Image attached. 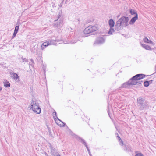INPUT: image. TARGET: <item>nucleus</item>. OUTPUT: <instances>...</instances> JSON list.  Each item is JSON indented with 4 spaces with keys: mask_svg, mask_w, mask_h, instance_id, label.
<instances>
[{
    "mask_svg": "<svg viewBox=\"0 0 156 156\" xmlns=\"http://www.w3.org/2000/svg\"><path fill=\"white\" fill-rule=\"evenodd\" d=\"M136 154L134 156H144L143 154L140 152L139 151H135Z\"/></svg>",
    "mask_w": 156,
    "mask_h": 156,
    "instance_id": "21",
    "label": "nucleus"
},
{
    "mask_svg": "<svg viewBox=\"0 0 156 156\" xmlns=\"http://www.w3.org/2000/svg\"><path fill=\"white\" fill-rule=\"evenodd\" d=\"M77 20L80 22V21H80L79 19H78Z\"/></svg>",
    "mask_w": 156,
    "mask_h": 156,
    "instance_id": "52",
    "label": "nucleus"
},
{
    "mask_svg": "<svg viewBox=\"0 0 156 156\" xmlns=\"http://www.w3.org/2000/svg\"><path fill=\"white\" fill-rule=\"evenodd\" d=\"M3 84L4 86L6 87H10V83L6 80H4V81L3 82Z\"/></svg>",
    "mask_w": 156,
    "mask_h": 156,
    "instance_id": "15",
    "label": "nucleus"
},
{
    "mask_svg": "<svg viewBox=\"0 0 156 156\" xmlns=\"http://www.w3.org/2000/svg\"><path fill=\"white\" fill-rule=\"evenodd\" d=\"M2 88L1 87H0V92L2 90Z\"/></svg>",
    "mask_w": 156,
    "mask_h": 156,
    "instance_id": "47",
    "label": "nucleus"
},
{
    "mask_svg": "<svg viewBox=\"0 0 156 156\" xmlns=\"http://www.w3.org/2000/svg\"><path fill=\"white\" fill-rule=\"evenodd\" d=\"M72 88L71 89H74V87L72 85Z\"/></svg>",
    "mask_w": 156,
    "mask_h": 156,
    "instance_id": "50",
    "label": "nucleus"
},
{
    "mask_svg": "<svg viewBox=\"0 0 156 156\" xmlns=\"http://www.w3.org/2000/svg\"><path fill=\"white\" fill-rule=\"evenodd\" d=\"M124 150L127 152H129L130 150V149L128 147H126V148Z\"/></svg>",
    "mask_w": 156,
    "mask_h": 156,
    "instance_id": "33",
    "label": "nucleus"
},
{
    "mask_svg": "<svg viewBox=\"0 0 156 156\" xmlns=\"http://www.w3.org/2000/svg\"><path fill=\"white\" fill-rule=\"evenodd\" d=\"M48 132H49V135L51 136H52V132H51V131L50 130H49V131Z\"/></svg>",
    "mask_w": 156,
    "mask_h": 156,
    "instance_id": "39",
    "label": "nucleus"
},
{
    "mask_svg": "<svg viewBox=\"0 0 156 156\" xmlns=\"http://www.w3.org/2000/svg\"><path fill=\"white\" fill-rule=\"evenodd\" d=\"M31 108L33 111L37 114H40L41 112V110L39 103L37 101H34L33 99L31 103Z\"/></svg>",
    "mask_w": 156,
    "mask_h": 156,
    "instance_id": "2",
    "label": "nucleus"
},
{
    "mask_svg": "<svg viewBox=\"0 0 156 156\" xmlns=\"http://www.w3.org/2000/svg\"><path fill=\"white\" fill-rule=\"evenodd\" d=\"M119 143L120 145H121V146H122L123 145V142L122 139H121V140H119Z\"/></svg>",
    "mask_w": 156,
    "mask_h": 156,
    "instance_id": "31",
    "label": "nucleus"
},
{
    "mask_svg": "<svg viewBox=\"0 0 156 156\" xmlns=\"http://www.w3.org/2000/svg\"><path fill=\"white\" fill-rule=\"evenodd\" d=\"M140 43L142 46L145 49H146V45L142 44V42H140Z\"/></svg>",
    "mask_w": 156,
    "mask_h": 156,
    "instance_id": "28",
    "label": "nucleus"
},
{
    "mask_svg": "<svg viewBox=\"0 0 156 156\" xmlns=\"http://www.w3.org/2000/svg\"><path fill=\"white\" fill-rule=\"evenodd\" d=\"M19 25L16 26L15 27L14 32L17 33L19 30Z\"/></svg>",
    "mask_w": 156,
    "mask_h": 156,
    "instance_id": "26",
    "label": "nucleus"
},
{
    "mask_svg": "<svg viewBox=\"0 0 156 156\" xmlns=\"http://www.w3.org/2000/svg\"><path fill=\"white\" fill-rule=\"evenodd\" d=\"M62 123H63V125L62 126V127H64L65 126V125H66V124L65 123L63 122Z\"/></svg>",
    "mask_w": 156,
    "mask_h": 156,
    "instance_id": "44",
    "label": "nucleus"
},
{
    "mask_svg": "<svg viewBox=\"0 0 156 156\" xmlns=\"http://www.w3.org/2000/svg\"><path fill=\"white\" fill-rule=\"evenodd\" d=\"M52 115L53 117V118L56 123L58 125V123L57 122V113L55 111L53 113Z\"/></svg>",
    "mask_w": 156,
    "mask_h": 156,
    "instance_id": "16",
    "label": "nucleus"
},
{
    "mask_svg": "<svg viewBox=\"0 0 156 156\" xmlns=\"http://www.w3.org/2000/svg\"><path fill=\"white\" fill-rule=\"evenodd\" d=\"M17 79L18 80H16L17 83H18V84L19 85H21L22 84V83L21 81L20 78H19L18 79Z\"/></svg>",
    "mask_w": 156,
    "mask_h": 156,
    "instance_id": "25",
    "label": "nucleus"
},
{
    "mask_svg": "<svg viewBox=\"0 0 156 156\" xmlns=\"http://www.w3.org/2000/svg\"><path fill=\"white\" fill-rule=\"evenodd\" d=\"M149 76V75H147V76Z\"/></svg>",
    "mask_w": 156,
    "mask_h": 156,
    "instance_id": "54",
    "label": "nucleus"
},
{
    "mask_svg": "<svg viewBox=\"0 0 156 156\" xmlns=\"http://www.w3.org/2000/svg\"><path fill=\"white\" fill-rule=\"evenodd\" d=\"M128 21H126V22H125V23L124 24V27H126V26H127L128 25Z\"/></svg>",
    "mask_w": 156,
    "mask_h": 156,
    "instance_id": "35",
    "label": "nucleus"
},
{
    "mask_svg": "<svg viewBox=\"0 0 156 156\" xmlns=\"http://www.w3.org/2000/svg\"><path fill=\"white\" fill-rule=\"evenodd\" d=\"M63 21L61 19L58 22H56L55 20L53 23V26L57 28H60L62 26Z\"/></svg>",
    "mask_w": 156,
    "mask_h": 156,
    "instance_id": "9",
    "label": "nucleus"
},
{
    "mask_svg": "<svg viewBox=\"0 0 156 156\" xmlns=\"http://www.w3.org/2000/svg\"><path fill=\"white\" fill-rule=\"evenodd\" d=\"M137 104L138 106H140V109L143 110L146 108V101L145 99L142 97H140L137 98Z\"/></svg>",
    "mask_w": 156,
    "mask_h": 156,
    "instance_id": "3",
    "label": "nucleus"
},
{
    "mask_svg": "<svg viewBox=\"0 0 156 156\" xmlns=\"http://www.w3.org/2000/svg\"><path fill=\"white\" fill-rule=\"evenodd\" d=\"M147 43L149 44H150V46L147 45V50H152L154 49L153 48H151L152 46H154L155 44L152 42L151 40H149L148 38H147Z\"/></svg>",
    "mask_w": 156,
    "mask_h": 156,
    "instance_id": "7",
    "label": "nucleus"
},
{
    "mask_svg": "<svg viewBox=\"0 0 156 156\" xmlns=\"http://www.w3.org/2000/svg\"><path fill=\"white\" fill-rule=\"evenodd\" d=\"M77 40H75L74 42H72V41L71 43L72 44H74L76 43L77 42Z\"/></svg>",
    "mask_w": 156,
    "mask_h": 156,
    "instance_id": "45",
    "label": "nucleus"
},
{
    "mask_svg": "<svg viewBox=\"0 0 156 156\" xmlns=\"http://www.w3.org/2000/svg\"><path fill=\"white\" fill-rule=\"evenodd\" d=\"M67 0H66L65 2V3H66L67 2Z\"/></svg>",
    "mask_w": 156,
    "mask_h": 156,
    "instance_id": "53",
    "label": "nucleus"
},
{
    "mask_svg": "<svg viewBox=\"0 0 156 156\" xmlns=\"http://www.w3.org/2000/svg\"><path fill=\"white\" fill-rule=\"evenodd\" d=\"M86 147L87 150L88 151V152L89 154H90V153H91L90 151V149H89L88 147V146H87V147Z\"/></svg>",
    "mask_w": 156,
    "mask_h": 156,
    "instance_id": "36",
    "label": "nucleus"
},
{
    "mask_svg": "<svg viewBox=\"0 0 156 156\" xmlns=\"http://www.w3.org/2000/svg\"><path fill=\"white\" fill-rule=\"evenodd\" d=\"M21 58L22 59V60L23 61V62H28V60L27 59L25 58H23V57H22Z\"/></svg>",
    "mask_w": 156,
    "mask_h": 156,
    "instance_id": "30",
    "label": "nucleus"
},
{
    "mask_svg": "<svg viewBox=\"0 0 156 156\" xmlns=\"http://www.w3.org/2000/svg\"><path fill=\"white\" fill-rule=\"evenodd\" d=\"M64 1V0H62V1L61 2V3L60 4V5H59V8L62 7V4L63 3Z\"/></svg>",
    "mask_w": 156,
    "mask_h": 156,
    "instance_id": "34",
    "label": "nucleus"
},
{
    "mask_svg": "<svg viewBox=\"0 0 156 156\" xmlns=\"http://www.w3.org/2000/svg\"><path fill=\"white\" fill-rule=\"evenodd\" d=\"M144 86L146 87V80H145L144 82Z\"/></svg>",
    "mask_w": 156,
    "mask_h": 156,
    "instance_id": "40",
    "label": "nucleus"
},
{
    "mask_svg": "<svg viewBox=\"0 0 156 156\" xmlns=\"http://www.w3.org/2000/svg\"><path fill=\"white\" fill-rule=\"evenodd\" d=\"M57 122L58 123H58H59L60 122H62V121L57 117Z\"/></svg>",
    "mask_w": 156,
    "mask_h": 156,
    "instance_id": "32",
    "label": "nucleus"
},
{
    "mask_svg": "<svg viewBox=\"0 0 156 156\" xmlns=\"http://www.w3.org/2000/svg\"><path fill=\"white\" fill-rule=\"evenodd\" d=\"M129 13L132 15H134V16H136L137 15V16H138L137 11L136 10L133 9H130L129 10Z\"/></svg>",
    "mask_w": 156,
    "mask_h": 156,
    "instance_id": "12",
    "label": "nucleus"
},
{
    "mask_svg": "<svg viewBox=\"0 0 156 156\" xmlns=\"http://www.w3.org/2000/svg\"><path fill=\"white\" fill-rule=\"evenodd\" d=\"M153 81V80H149V79H148V78L147 79V87L149 86V85L151 84Z\"/></svg>",
    "mask_w": 156,
    "mask_h": 156,
    "instance_id": "22",
    "label": "nucleus"
},
{
    "mask_svg": "<svg viewBox=\"0 0 156 156\" xmlns=\"http://www.w3.org/2000/svg\"><path fill=\"white\" fill-rule=\"evenodd\" d=\"M89 154L90 156H92V155L91 153H90V154Z\"/></svg>",
    "mask_w": 156,
    "mask_h": 156,
    "instance_id": "51",
    "label": "nucleus"
},
{
    "mask_svg": "<svg viewBox=\"0 0 156 156\" xmlns=\"http://www.w3.org/2000/svg\"><path fill=\"white\" fill-rule=\"evenodd\" d=\"M49 147L51 149V154L53 156H55L57 154V152L56 149L51 145V144L49 143Z\"/></svg>",
    "mask_w": 156,
    "mask_h": 156,
    "instance_id": "8",
    "label": "nucleus"
},
{
    "mask_svg": "<svg viewBox=\"0 0 156 156\" xmlns=\"http://www.w3.org/2000/svg\"><path fill=\"white\" fill-rule=\"evenodd\" d=\"M62 15V11H61L60 12H59V13H58V19L55 20V21H56L57 20H58L59 18L61 17Z\"/></svg>",
    "mask_w": 156,
    "mask_h": 156,
    "instance_id": "24",
    "label": "nucleus"
},
{
    "mask_svg": "<svg viewBox=\"0 0 156 156\" xmlns=\"http://www.w3.org/2000/svg\"><path fill=\"white\" fill-rule=\"evenodd\" d=\"M55 41H54L52 40H51L50 41H48V42L49 43V45L54 44L55 43Z\"/></svg>",
    "mask_w": 156,
    "mask_h": 156,
    "instance_id": "27",
    "label": "nucleus"
},
{
    "mask_svg": "<svg viewBox=\"0 0 156 156\" xmlns=\"http://www.w3.org/2000/svg\"><path fill=\"white\" fill-rule=\"evenodd\" d=\"M108 24L110 27H113L114 26L115 23L112 19H110L108 21Z\"/></svg>",
    "mask_w": 156,
    "mask_h": 156,
    "instance_id": "13",
    "label": "nucleus"
},
{
    "mask_svg": "<svg viewBox=\"0 0 156 156\" xmlns=\"http://www.w3.org/2000/svg\"><path fill=\"white\" fill-rule=\"evenodd\" d=\"M50 45L49 42H44L42 44L41 48L42 50L44 49V48L46 47L48 45Z\"/></svg>",
    "mask_w": 156,
    "mask_h": 156,
    "instance_id": "17",
    "label": "nucleus"
},
{
    "mask_svg": "<svg viewBox=\"0 0 156 156\" xmlns=\"http://www.w3.org/2000/svg\"><path fill=\"white\" fill-rule=\"evenodd\" d=\"M136 85V82H133L132 80H130L129 79L128 81L123 83L119 88H129L131 85Z\"/></svg>",
    "mask_w": 156,
    "mask_h": 156,
    "instance_id": "6",
    "label": "nucleus"
},
{
    "mask_svg": "<svg viewBox=\"0 0 156 156\" xmlns=\"http://www.w3.org/2000/svg\"><path fill=\"white\" fill-rule=\"evenodd\" d=\"M83 32L85 34H88L92 33L90 26L85 28L83 31Z\"/></svg>",
    "mask_w": 156,
    "mask_h": 156,
    "instance_id": "11",
    "label": "nucleus"
},
{
    "mask_svg": "<svg viewBox=\"0 0 156 156\" xmlns=\"http://www.w3.org/2000/svg\"><path fill=\"white\" fill-rule=\"evenodd\" d=\"M3 63H4L3 62H2V63H0V65H1V66H3Z\"/></svg>",
    "mask_w": 156,
    "mask_h": 156,
    "instance_id": "46",
    "label": "nucleus"
},
{
    "mask_svg": "<svg viewBox=\"0 0 156 156\" xmlns=\"http://www.w3.org/2000/svg\"><path fill=\"white\" fill-rule=\"evenodd\" d=\"M12 74L13 75V78L14 80H16L19 78V76L16 73L13 72Z\"/></svg>",
    "mask_w": 156,
    "mask_h": 156,
    "instance_id": "20",
    "label": "nucleus"
},
{
    "mask_svg": "<svg viewBox=\"0 0 156 156\" xmlns=\"http://www.w3.org/2000/svg\"><path fill=\"white\" fill-rule=\"evenodd\" d=\"M146 76V75L144 74H138L133 76L130 79V80H132L133 82H136V85H137L138 84H140V83H139V82L136 81L142 79L145 77Z\"/></svg>",
    "mask_w": 156,
    "mask_h": 156,
    "instance_id": "4",
    "label": "nucleus"
},
{
    "mask_svg": "<svg viewBox=\"0 0 156 156\" xmlns=\"http://www.w3.org/2000/svg\"><path fill=\"white\" fill-rule=\"evenodd\" d=\"M30 59V61L31 62V63H32V64H34V62L33 60L31 58Z\"/></svg>",
    "mask_w": 156,
    "mask_h": 156,
    "instance_id": "41",
    "label": "nucleus"
},
{
    "mask_svg": "<svg viewBox=\"0 0 156 156\" xmlns=\"http://www.w3.org/2000/svg\"><path fill=\"white\" fill-rule=\"evenodd\" d=\"M138 19V16L136 15V16H134L131 18L129 22V24L130 25L133 24L136 22V20Z\"/></svg>",
    "mask_w": 156,
    "mask_h": 156,
    "instance_id": "10",
    "label": "nucleus"
},
{
    "mask_svg": "<svg viewBox=\"0 0 156 156\" xmlns=\"http://www.w3.org/2000/svg\"><path fill=\"white\" fill-rule=\"evenodd\" d=\"M115 30L113 27H110L109 30L108 32V34H109L111 35L113 33H115Z\"/></svg>",
    "mask_w": 156,
    "mask_h": 156,
    "instance_id": "19",
    "label": "nucleus"
},
{
    "mask_svg": "<svg viewBox=\"0 0 156 156\" xmlns=\"http://www.w3.org/2000/svg\"><path fill=\"white\" fill-rule=\"evenodd\" d=\"M129 20V19L128 17L124 16L122 17L116 22L115 30L117 31L122 30L123 28L124 24L125 22Z\"/></svg>",
    "mask_w": 156,
    "mask_h": 156,
    "instance_id": "1",
    "label": "nucleus"
},
{
    "mask_svg": "<svg viewBox=\"0 0 156 156\" xmlns=\"http://www.w3.org/2000/svg\"><path fill=\"white\" fill-rule=\"evenodd\" d=\"M115 135H117V136H118V135H119L117 133H115Z\"/></svg>",
    "mask_w": 156,
    "mask_h": 156,
    "instance_id": "49",
    "label": "nucleus"
},
{
    "mask_svg": "<svg viewBox=\"0 0 156 156\" xmlns=\"http://www.w3.org/2000/svg\"><path fill=\"white\" fill-rule=\"evenodd\" d=\"M144 42L145 43H146V37H145L143 39Z\"/></svg>",
    "mask_w": 156,
    "mask_h": 156,
    "instance_id": "42",
    "label": "nucleus"
},
{
    "mask_svg": "<svg viewBox=\"0 0 156 156\" xmlns=\"http://www.w3.org/2000/svg\"><path fill=\"white\" fill-rule=\"evenodd\" d=\"M55 156H61L60 155H59L58 154L56 155Z\"/></svg>",
    "mask_w": 156,
    "mask_h": 156,
    "instance_id": "48",
    "label": "nucleus"
},
{
    "mask_svg": "<svg viewBox=\"0 0 156 156\" xmlns=\"http://www.w3.org/2000/svg\"><path fill=\"white\" fill-rule=\"evenodd\" d=\"M83 144H84L86 147L87 146V144L85 140L80 137H78V139Z\"/></svg>",
    "mask_w": 156,
    "mask_h": 156,
    "instance_id": "18",
    "label": "nucleus"
},
{
    "mask_svg": "<svg viewBox=\"0 0 156 156\" xmlns=\"http://www.w3.org/2000/svg\"><path fill=\"white\" fill-rule=\"evenodd\" d=\"M17 33L16 32H14L13 35L11 38L12 39H13L15 37H16Z\"/></svg>",
    "mask_w": 156,
    "mask_h": 156,
    "instance_id": "29",
    "label": "nucleus"
},
{
    "mask_svg": "<svg viewBox=\"0 0 156 156\" xmlns=\"http://www.w3.org/2000/svg\"><path fill=\"white\" fill-rule=\"evenodd\" d=\"M44 153L46 156H48V154L46 152L44 151Z\"/></svg>",
    "mask_w": 156,
    "mask_h": 156,
    "instance_id": "43",
    "label": "nucleus"
},
{
    "mask_svg": "<svg viewBox=\"0 0 156 156\" xmlns=\"http://www.w3.org/2000/svg\"><path fill=\"white\" fill-rule=\"evenodd\" d=\"M70 135L75 137L76 138L78 139V137H79V136H78L77 135H76L75 134H74L73 132H72V131H70Z\"/></svg>",
    "mask_w": 156,
    "mask_h": 156,
    "instance_id": "23",
    "label": "nucleus"
},
{
    "mask_svg": "<svg viewBox=\"0 0 156 156\" xmlns=\"http://www.w3.org/2000/svg\"><path fill=\"white\" fill-rule=\"evenodd\" d=\"M105 35H103L102 36L97 37L93 45L95 46L97 45H101L105 43V38H104V37L105 36Z\"/></svg>",
    "mask_w": 156,
    "mask_h": 156,
    "instance_id": "5",
    "label": "nucleus"
},
{
    "mask_svg": "<svg viewBox=\"0 0 156 156\" xmlns=\"http://www.w3.org/2000/svg\"><path fill=\"white\" fill-rule=\"evenodd\" d=\"M109 106L108 105V113L109 116V117H110V114H109Z\"/></svg>",
    "mask_w": 156,
    "mask_h": 156,
    "instance_id": "38",
    "label": "nucleus"
},
{
    "mask_svg": "<svg viewBox=\"0 0 156 156\" xmlns=\"http://www.w3.org/2000/svg\"><path fill=\"white\" fill-rule=\"evenodd\" d=\"M116 137L119 141V140H121V139L119 135H118V136H116Z\"/></svg>",
    "mask_w": 156,
    "mask_h": 156,
    "instance_id": "37",
    "label": "nucleus"
},
{
    "mask_svg": "<svg viewBox=\"0 0 156 156\" xmlns=\"http://www.w3.org/2000/svg\"><path fill=\"white\" fill-rule=\"evenodd\" d=\"M90 27L92 32L98 30V28L96 25L94 26H90Z\"/></svg>",
    "mask_w": 156,
    "mask_h": 156,
    "instance_id": "14",
    "label": "nucleus"
}]
</instances>
